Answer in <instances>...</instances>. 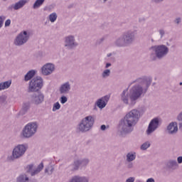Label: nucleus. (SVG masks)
<instances>
[{
  "instance_id": "1",
  "label": "nucleus",
  "mask_w": 182,
  "mask_h": 182,
  "mask_svg": "<svg viewBox=\"0 0 182 182\" xmlns=\"http://www.w3.org/2000/svg\"><path fill=\"white\" fill-rule=\"evenodd\" d=\"M139 112L136 109H132L124 118V127H132L134 126L139 120Z\"/></svg>"
},
{
  "instance_id": "2",
  "label": "nucleus",
  "mask_w": 182,
  "mask_h": 182,
  "mask_svg": "<svg viewBox=\"0 0 182 182\" xmlns=\"http://www.w3.org/2000/svg\"><path fill=\"white\" fill-rule=\"evenodd\" d=\"M43 86V80L42 77H37L31 80L29 83L28 91L30 92H38L42 89Z\"/></svg>"
},
{
  "instance_id": "3",
  "label": "nucleus",
  "mask_w": 182,
  "mask_h": 182,
  "mask_svg": "<svg viewBox=\"0 0 182 182\" xmlns=\"http://www.w3.org/2000/svg\"><path fill=\"white\" fill-rule=\"evenodd\" d=\"M94 123L95 119L93 118V117H86L80 124L78 129L79 130H80V132H88V130H90Z\"/></svg>"
},
{
  "instance_id": "4",
  "label": "nucleus",
  "mask_w": 182,
  "mask_h": 182,
  "mask_svg": "<svg viewBox=\"0 0 182 182\" xmlns=\"http://www.w3.org/2000/svg\"><path fill=\"white\" fill-rule=\"evenodd\" d=\"M38 125L36 124V123L31 122L28 124L23 130V137H32V136H33V134L36 133Z\"/></svg>"
},
{
  "instance_id": "5",
  "label": "nucleus",
  "mask_w": 182,
  "mask_h": 182,
  "mask_svg": "<svg viewBox=\"0 0 182 182\" xmlns=\"http://www.w3.org/2000/svg\"><path fill=\"white\" fill-rule=\"evenodd\" d=\"M26 151V147L24 145H18L13 150L12 156L11 157V160H14V159H19L21 156L25 154Z\"/></svg>"
},
{
  "instance_id": "6",
  "label": "nucleus",
  "mask_w": 182,
  "mask_h": 182,
  "mask_svg": "<svg viewBox=\"0 0 182 182\" xmlns=\"http://www.w3.org/2000/svg\"><path fill=\"white\" fill-rule=\"evenodd\" d=\"M143 93V88L139 85L134 86L130 90V99L133 100H137Z\"/></svg>"
},
{
  "instance_id": "7",
  "label": "nucleus",
  "mask_w": 182,
  "mask_h": 182,
  "mask_svg": "<svg viewBox=\"0 0 182 182\" xmlns=\"http://www.w3.org/2000/svg\"><path fill=\"white\" fill-rule=\"evenodd\" d=\"M152 49H154L157 58H163L165 55H167L168 53V48L166 46H158L152 47Z\"/></svg>"
},
{
  "instance_id": "8",
  "label": "nucleus",
  "mask_w": 182,
  "mask_h": 182,
  "mask_svg": "<svg viewBox=\"0 0 182 182\" xmlns=\"http://www.w3.org/2000/svg\"><path fill=\"white\" fill-rule=\"evenodd\" d=\"M29 37H28V33L26 31H23V33H21L14 42L15 45L21 46L23 45V43H26Z\"/></svg>"
},
{
  "instance_id": "9",
  "label": "nucleus",
  "mask_w": 182,
  "mask_h": 182,
  "mask_svg": "<svg viewBox=\"0 0 182 182\" xmlns=\"http://www.w3.org/2000/svg\"><path fill=\"white\" fill-rule=\"evenodd\" d=\"M159 127V119L154 118L149 123L148 129L146 131L147 134H150L151 133H153L156 129Z\"/></svg>"
},
{
  "instance_id": "10",
  "label": "nucleus",
  "mask_w": 182,
  "mask_h": 182,
  "mask_svg": "<svg viewBox=\"0 0 182 182\" xmlns=\"http://www.w3.org/2000/svg\"><path fill=\"white\" fill-rule=\"evenodd\" d=\"M53 70H55V65L53 64L48 63L42 68V73L46 76L50 75Z\"/></svg>"
},
{
  "instance_id": "11",
  "label": "nucleus",
  "mask_w": 182,
  "mask_h": 182,
  "mask_svg": "<svg viewBox=\"0 0 182 182\" xmlns=\"http://www.w3.org/2000/svg\"><path fill=\"white\" fill-rule=\"evenodd\" d=\"M109 97L106 95L104 97L98 100L97 102V106L100 107V109H103V107H106V105L107 102H109Z\"/></svg>"
},
{
  "instance_id": "12",
  "label": "nucleus",
  "mask_w": 182,
  "mask_h": 182,
  "mask_svg": "<svg viewBox=\"0 0 182 182\" xmlns=\"http://www.w3.org/2000/svg\"><path fill=\"white\" fill-rule=\"evenodd\" d=\"M167 129L171 134H173V133H177L178 130V127H177V124L176 122H171L168 126Z\"/></svg>"
},
{
  "instance_id": "13",
  "label": "nucleus",
  "mask_w": 182,
  "mask_h": 182,
  "mask_svg": "<svg viewBox=\"0 0 182 182\" xmlns=\"http://www.w3.org/2000/svg\"><path fill=\"white\" fill-rule=\"evenodd\" d=\"M43 99H45V97L43 94L40 93L37 96L33 97V100L35 105H39L43 102Z\"/></svg>"
},
{
  "instance_id": "14",
  "label": "nucleus",
  "mask_w": 182,
  "mask_h": 182,
  "mask_svg": "<svg viewBox=\"0 0 182 182\" xmlns=\"http://www.w3.org/2000/svg\"><path fill=\"white\" fill-rule=\"evenodd\" d=\"M26 0H21L18 2L16 3L15 5L13 6L14 9L15 11H17V9H21L23 5L26 4Z\"/></svg>"
},
{
  "instance_id": "15",
  "label": "nucleus",
  "mask_w": 182,
  "mask_h": 182,
  "mask_svg": "<svg viewBox=\"0 0 182 182\" xmlns=\"http://www.w3.org/2000/svg\"><path fill=\"white\" fill-rule=\"evenodd\" d=\"M75 45V38L73 36H68L65 38V46H73Z\"/></svg>"
},
{
  "instance_id": "16",
  "label": "nucleus",
  "mask_w": 182,
  "mask_h": 182,
  "mask_svg": "<svg viewBox=\"0 0 182 182\" xmlns=\"http://www.w3.org/2000/svg\"><path fill=\"white\" fill-rule=\"evenodd\" d=\"M70 90V85L68 82H66L60 87V93H66V92H69Z\"/></svg>"
},
{
  "instance_id": "17",
  "label": "nucleus",
  "mask_w": 182,
  "mask_h": 182,
  "mask_svg": "<svg viewBox=\"0 0 182 182\" xmlns=\"http://www.w3.org/2000/svg\"><path fill=\"white\" fill-rule=\"evenodd\" d=\"M11 83L12 82L11 81H6L0 83V90H5V89H8V87L11 86Z\"/></svg>"
},
{
  "instance_id": "18",
  "label": "nucleus",
  "mask_w": 182,
  "mask_h": 182,
  "mask_svg": "<svg viewBox=\"0 0 182 182\" xmlns=\"http://www.w3.org/2000/svg\"><path fill=\"white\" fill-rule=\"evenodd\" d=\"M33 76H35V70H31L25 75V80L28 82V80H31Z\"/></svg>"
},
{
  "instance_id": "19",
  "label": "nucleus",
  "mask_w": 182,
  "mask_h": 182,
  "mask_svg": "<svg viewBox=\"0 0 182 182\" xmlns=\"http://www.w3.org/2000/svg\"><path fill=\"white\" fill-rule=\"evenodd\" d=\"M126 93H127V90H125L123 91L122 95V100L124 102V103H129V96L126 95Z\"/></svg>"
},
{
  "instance_id": "20",
  "label": "nucleus",
  "mask_w": 182,
  "mask_h": 182,
  "mask_svg": "<svg viewBox=\"0 0 182 182\" xmlns=\"http://www.w3.org/2000/svg\"><path fill=\"white\" fill-rule=\"evenodd\" d=\"M43 169V163H41L37 169L31 173V176H35V174H38V173H40Z\"/></svg>"
},
{
  "instance_id": "21",
  "label": "nucleus",
  "mask_w": 182,
  "mask_h": 182,
  "mask_svg": "<svg viewBox=\"0 0 182 182\" xmlns=\"http://www.w3.org/2000/svg\"><path fill=\"white\" fill-rule=\"evenodd\" d=\"M18 182H29V178L26 175H21L17 178Z\"/></svg>"
},
{
  "instance_id": "22",
  "label": "nucleus",
  "mask_w": 182,
  "mask_h": 182,
  "mask_svg": "<svg viewBox=\"0 0 182 182\" xmlns=\"http://www.w3.org/2000/svg\"><path fill=\"white\" fill-rule=\"evenodd\" d=\"M43 2H45V0H36L33 5V8H39V6H41Z\"/></svg>"
},
{
  "instance_id": "23",
  "label": "nucleus",
  "mask_w": 182,
  "mask_h": 182,
  "mask_svg": "<svg viewBox=\"0 0 182 182\" xmlns=\"http://www.w3.org/2000/svg\"><path fill=\"white\" fill-rule=\"evenodd\" d=\"M127 161H133V160H134V159H136V154H128L127 155Z\"/></svg>"
},
{
  "instance_id": "24",
  "label": "nucleus",
  "mask_w": 182,
  "mask_h": 182,
  "mask_svg": "<svg viewBox=\"0 0 182 182\" xmlns=\"http://www.w3.org/2000/svg\"><path fill=\"white\" fill-rule=\"evenodd\" d=\"M58 18V16L56 15V13H53L50 15V22H55Z\"/></svg>"
},
{
  "instance_id": "25",
  "label": "nucleus",
  "mask_w": 182,
  "mask_h": 182,
  "mask_svg": "<svg viewBox=\"0 0 182 182\" xmlns=\"http://www.w3.org/2000/svg\"><path fill=\"white\" fill-rule=\"evenodd\" d=\"M149 147H150V143L145 142L141 145V150H146V149H149Z\"/></svg>"
},
{
  "instance_id": "26",
  "label": "nucleus",
  "mask_w": 182,
  "mask_h": 182,
  "mask_svg": "<svg viewBox=\"0 0 182 182\" xmlns=\"http://www.w3.org/2000/svg\"><path fill=\"white\" fill-rule=\"evenodd\" d=\"M59 109H60V104H59V102L55 103L53 107V112L55 110H59Z\"/></svg>"
},
{
  "instance_id": "27",
  "label": "nucleus",
  "mask_w": 182,
  "mask_h": 182,
  "mask_svg": "<svg viewBox=\"0 0 182 182\" xmlns=\"http://www.w3.org/2000/svg\"><path fill=\"white\" fill-rule=\"evenodd\" d=\"M109 75H110V70H105L102 73L103 77H106V76H109Z\"/></svg>"
},
{
  "instance_id": "28",
  "label": "nucleus",
  "mask_w": 182,
  "mask_h": 182,
  "mask_svg": "<svg viewBox=\"0 0 182 182\" xmlns=\"http://www.w3.org/2000/svg\"><path fill=\"white\" fill-rule=\"evenodd\" d=\"M66 102H68V98L65 96L61 97L60 103H62V105H65V103H66Z\"/></svg>"
},
{
  "instance_id": "29",
  "label": "nucleus",
  "mask_w": 182,
  "mask_h": 182,
  "mask_svg": "<svg viewBox=\"0 0 182 182\" xmlns=\"http://www.w3.org/2000/svg\"><path fill=\"white\" fill-rule=\"evenodd\" d=\"M32 168H33V165H28L26 167L27 173H31V171H32Z\"/></svg>"
},
{
  "instance_id": "30",
  "label": "nucleus",
  "mask_w": 182,
  "mask_h": 182,
  "mask_svg": "<svg viewBox=\"0 0 182 182\" xmlns=\"http://www.w3.org/2000/svg\"><path fill=\"white\" fill-rule=\"evenodd\" d=\"M126 39L127 41H128V42H129V41H132V39H133L132 34H128L127 36H126Z\"/></svg>"
},
{
  "instance_id": "31",
  "label": "nucleus",
  "mask_w": 182,
  "mask_h": 182,
  "mask_svg": "<svg viewBox=\"0 0 182 182\" xmlns=\"http://www.w3.org/2000/svg\"><path fill=\"white\" fill-rule=\"evenodd\" d=\"M11 25V20L8 19L5 22V26H9Z\"/></svg>"
},
{
  "instance_id": "32",
  "label": "nucleus",
  "mask_w": 182,
  "mask_h": 182,
  "mask_svg": "<svg viewBox=\"0 0 182 182\" xmlns=\"http://www.w3.org/2000/svg\"><path fill=\"white\" fill-rule=\"evenodd\" d=\"M127 182H134V178H129L127 180Z\"/></svg>"
},
{
  "instance_id": "33",
  "label": "nucleus",
  "mask_w": 182,
  "mask_h": 182,
  "mask_svg": "<svg viewBox=\"0 0 182 182\" xmlns=\"http://www.w3.org/2000/svg\"><path fill=\"white\" fill-rule=\"evenodd\" d=\"M132 129H126V128H124V132H125V133H130V132H132Z\"/></svg>"
},
{
  "instance_id": "34",
  "label": "nucleus",
  "mask_w": 182,
  "mask_h": 182,
  "mask_svg": "<svg viewBox=\"0 0 182 182\" xmlns=\"http://www.w3.org/2000/svg\"><path fill=\"white\" fill-rule=\"evenodd\" d=\"M178 163H179V164L182 163V156L178 157Z\"/></svg>"
},
{
  "instance_id": "35",
  "label": "nucleus",
  "mask_w": 182,
  "mask_h": 182,
  "mask_svg": "<svg viewBox=\"0 0 182 182\" xmlns=\"http://www.w3.org/2000/svg\"><path fill=\"white\" fill-rule=\"evenodd\" d=\"M146 182H154V179L150 178L146 181Z\"/></svg>"
},
{
  "instance_id": "36",
  "label": "nucleus",
  "mask_w": 182,
  "mask_h": 182,
  "mask_svg": "<svg viewBox=\"0 0 182 182\" xmlns=\"http://www.w3.org/2000/svg\"><path fill=\"white\" fill-rule=\"evenodd\" d=\"M3 23L2 17H0V28H1Z\"/></svg>"
},
{
  "instance_id": "37",
  "label": "nucleus",
  "mask_w": 182,
  "mask_h": 182,
  "mask_svg": "<svg viewBox=\"0 0 182 182\" xmlns=\"http://www.w3.org/2000/svg\"><path fill=\"white\" fill-rule=\"evenodd\" d=\"M101 130H106V125H102Z\"/></svg>"
},
{
  "instance_id": "38",
  "label": "nucleus",
  "mask_w": 182,
  "mask_h": 182,
  "mask_svg": "<svg viewBox=\"0 0 182 182\" xmlns=\"http://www.w3.org/2000/svg\"><path fill=\"white\" fill-rule=\"evenodd\" d=\"M176 23H180V18H177V19L176 20Z\"/></svg>"
},
{
  "instance_id": "39",
  "label": "nucleus",
  "mask_w": 182,
  "mask_h": 182,
  "mask_svg": "<svg viewBox=\"0 0 182 182\" xmlns=\"http://www.w3.org/2000/svg\"><path fill=\"white\" fill-rule=\"evenodd\" d=\"M160 33H161V35L163 36V35H164V31L163 30H161V31H160Z\"/></svg>"
},
{
  "instance_id": "40",
  "label": "nucleus",
  "mask_w": 182,
  "mask_h": 182,
  "mask_svg": "<svg viewBox=\"0 0 182 182\" xmlns=\"http://www.w3.org/2000/svg\"><path fill=\"white\" fill-rule=\"evenodd\" d=\"M111 65H112V64H110V63H107L106 68H109V66H111Z\"/></svg>"
},
{
  "instance_id": "41",
  "label": "nucleus",
  "mask_w": 182,
  "mask_h": 182,
  "mask_svg": "<svg viewBox=\"0 0 182 182\" xmlns=\"http://www.w3.org/2000/svg\"><path fill=\"white\" fill-rule=\"evenodd\" d=\"M75 166H77V164H80V163H79V161L75 162Z\"/></svg>"
},
{
  "instance_id": "42",
  "label": "nucleus",
  "mask_w": 182,
  "mask_h": 182,
  "mask_svg": "<svg viewBox=\"0 0 182 182\" xmlns=\"http://www.w3.org/2000/svg\"><path fill=\"white\" fill-rule=\"evenodd\" d=\"M163 0H155V2H161Z\"/></svg>"
},
{
  "instance_id": "43",
  "label": "nucleus",
  "mask_w": 182,
  "mask_h": 182,
  "mask_svg": "<svg viewBox=\"0 0 182 182\" xmlns=\"http://www.w3.org/2000/svg\"><path fill=\"white\" fill-rule=\"evenodd\" d=\"M173 164H177V162H176V161H173Z\"/></svg>"
},
{
  "instance_id": "44",
  "label": "nucleus",
  "mask_w": 182,
  "mask_h": 182,
  "mask_svg": "<svg viewBox=\"0 0 182 182\" xmlns=\"http://www.w3.org/2000/svg\"><path fill=\"white\" fill-rule=\"evenodd\" d=\"M45 172H46V173H48V169H47V168L45 170Z\"/></svg>"
},
{
  "instance_id": "45",
  "label": "nucleus",
  "mask_w": 182,
  "mask_h": 182,
  "mask_svg": "<svg viewBox=\"0 0 182 182\" xmlns=\"http://www.w3.org/2000/svg\"><path fill=\"white\" fill-rule=\"evenodd\" d=\"M111 55H112V54H108V55H107V56H111Z\"/></svg>"
},
{
  "instance_id": "46",
  "label": "nucleus",
  "mask_w": 182,
  "mask_h": 182,
  "mask_svg": "<svg viewBox=\"0 0 182 182\" xmlns=\"http://www.w3.org/2000/svg\"><path fill=\"white\" fill-rule=\"evenodd\" d=\"M86 161V163H89V161Z\"/></svg>"
},
{
  "instance_id": "47",
  "label": "nucleus",
  "mask_w": 182,
  "mask_h": 182,
  "mask_svg": "<svg viewBox=\"0 0 182 182\" xmlns=\"http://www.w3.org/2000/svg\"><path fill=\"white\" fill-rule=\"evenodd\" d=\"M181 85H182V82H180V85L181 86Z\"/></svg>"
}]
</instances>
